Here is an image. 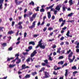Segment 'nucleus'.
I'll return each mask as SVG.
<instances>
[{"label": "nucleus", "instance_id": "1", "mask_svg": "<svg viewBox=\"0 0 79 79\" xmlns=\"http://www.w3.org/2000/svg\"><path fill=\"white\" fill-rule=\"evenodd\" d=\"M42 40H41L40 41L38 42V44L35 47V48H39V47L41 48H42L43 49H45V46L43 45H42Z\"/></svg>", "mask_w": 79, "mask_h": 79}, {"label": "nucleus", "instance_id": "2", "mask_svg": "<svg viewBox=\"0 0 79 79\" xmlns=\"http://www.w3.org/2000/svg\"><path fill=\"white\" fill-rule=\"evenodd\" d=\"M37 50H35L33 53L30 56H31V58L30 60H31V62H33V61H34V60H33V59H32V57L34 56L36 54H37Z\"/></svg>", "mask_w": 79, "mask_h": 79}, {"label": "nucleus", "instance_id": "3", "mask_svg": "<svg viewBox=\"0 0 79 79\" xmlns=\"http://www.w3.org/2000/svg\"><path fill=\"white\" fill-rule=\"evenodd\" d=\"M44 63H41V65L42 66H46L48 67V68H50V66L48 64V60H44Z\"/></svg>", "mask_w": 79, "mask_h": 79}, {"label": "nucleus", "instance_id": "4", "mask_svg": "<svg viewBox=\"0 0 79 79\" xmlns=\"http://www.w3.org/2000/svg\"><path fill=\"white\" fill-rule=\"evenodd\" d=\"M15 2L16 5H19L21 3H22L23 2V1L22 0L18 2V0H15Z\"/></svg>", "mask_w": 79, "mask_h": 79}, {"label": "nucleus", "instance_id": "5", "mask_svg": "<svg viewBox=\"0 0 79 79\" xmlns=\"http://www.w3.org/2000/svg\"><path fill=\"white\" fill-rule=\"evenodd\" d=\"M35 23H36V21H34L32 23V26L29 27V29H33L34 27H35Z\"/></svg>", "mask_w": 79, "mask_h": 79}, {"label": "nucleus", "instance_id": "6", "mask_svg": "<svg viewBox=\"0 0 79 79\" xmlns=\"http://www.w3.org/2000/svg\"><path fill=\"white\" fill-rule=\"evenodd\" d=\"M3 2H4V0H0V10L3 8L2 6Z\"/></svg>", "mask_w": 79, "mask_h": 79}, {"label": "nucleus", "instance_id": "7", "mask_svg": "<svg viewBox=\"0 0 79 79\" xmlns=\"http://www.w3.org/2000/svg\"><path fill=\"white\" fill-rule=\"evenodd\" d=\"M44 74L45 75V78H48V77H49V76H50L49 73L45 72L44 73Z\"/></svg>", "mask_w": 79, "mask_h": 79}, {"label": "nucleus", "instance_id": "8", "mask_svg": "<svg viewBox=\"0 0 79 79\" xmlns=\"http://www.w3.org/2000/svg\"><path fill=\"white\" fill-rule=\"evenodd\" d=\"M55 5L54 4H52V5H51V6H49V7H47L46 8V11H48V9H50V8H52L53 6H54Z\"/></svg>", "mask_w": 79, "mask_h": 79}, {"label": "nucleus", "instance_id": "9", "mask_svg": "<svg viewBox=\"0 0 79 79\" xmlns=\"http://www.w3.org/2000/svg\"><path fill=\"white\" fill-rule=\"evenodd\" d=\"M66 9H68V8L65 7V5H63L62 7V10L63 12H64V11H66Z\"/></svg>", "mask_w": 79, "mask_h": 79}, {"label": "nucleus", "instance_id": "10", "mask_svg": "<svg viewBox=\"0 0 79 79\" xmlns=\"http://www.w3.org/2000/svg\"><path fill=\"white\" fill-rule=\"evenodd\" d=\"M61 5H58L57 6H56L55 9L56 10H58V11H60V8H61Z\"/></svg>", "mask_w": 79, "mask_h": 79}, {"label": "nucleus", "instance_id": "11", "mask_svg": "<svg viewBox=\"0 0 79 79\" xmlns=\"http://www.w3.org/2000/svg\"><path fill=\"white\" fill-rule=\"evenodd\" d=\"M48 17V19H50L51 18V12H48L47 13Z\"/></svg>", "mask_w": 79, "mask_h": 79}, {"label": "nucleus", "instance_id": "12", "mask_svg": "<svg viewBox=\"0 0 79 79\" xmlns=\"http://www.w3.org/2000/svg\"><path fill=\"white\" fill-rule=\"evenodd\" d=\"M69 33H70L69 31H67V33L66 34V35L67 36V37H73V36H72V35H69Z\"/></svg>", "mask_w": 79, "mask_h": 79}, {"label": "nucleus", "instance_id": "13", "mask_svg": "<svg viewBox=\"0 0 79 79\" xmlns=\"http://www.w3.org/2000/svg\"><path fill=\"white\" fill-rule=\"evenodd\" d=\"M69 3L70 6H71V5H73L74 4V3L73 2V0H70L69 2Z\"/></svg>", "mask_w": 79, "mask_h": 79}, {"label": "nucleus", "instance_id": "14", "mask_svg": "<svg viewBox=\"0 0 79 79\" xmlns=\"http://www.w3.org/2000/svg\"><path fill=\"white\" fill-rule=\"evenodd\" d=\"M1 45L2 47H6L7 46V44L6 43H4L1 44Z\"/></svg>", "mask_w": 79, "mask_h": 79}, {"label": "nucleus", "instance_id": "15", "mask_svg": "<svg viewBox=\"0 0 79 79\" xmlns=\"http://www.w3.org/2000/svg\"><path fill=\"white\" fill-rule=\"evenodd\" d=\"M33 15V13H32V12H29V14H27V16H31V15Z\"/></svg>", "mask_w": 79, "mask_h": 79}, {"label": "nucleus", "instance_id": "16", "mask_svg": "<svg viewBox=\"0 0 79 79\" xmlns=\"http://www.w3.org/2000/svg\"><path fill=\"white\" fill-rule=\"evenodd\" d=\"M13 58H14L13 57H11L10 58L7 57L6 62H8V61H10L11 60H13Z\"/></svg>", "mask_w": 79, "mask_h": 79}, {"label": "nucleus", "instance_id": "17", "mask_svg": "<svg viewBox=\"0 0 79 79\" xmlns=\"http://www.w3.org/2000/svg\"><path fill=\"white\" fill-rule=\"evenodd\" d=\"M39 8H40V7L37 6L36 7V8H35L34 10H35L36 11H39Z\"/></svg>", "mask_w": 79, "mask_h": 79}, {"label": "nucleus", "instance_id": "18", "mask_svg": "<svg viewBox=\"0 0 79 79\" xmlns=\"http://www.w3.org/2000/svg\"><path fill=\"white\" fill-rule=\"evenodd\" d=\"M35 45V42L34 41H31L29 42V45Z\"/></svg>", "mask_w": 79, "mask_h": 79}, {"label": "nucleus", "instance_id": "19", "mask_svg": "<svg viewBox=\"0 0 79 79\" xmlns=\"http://www.w3.org/2000/svg\"><path fill=\"white\" fill-rule=\"evenodd\" d=\"M17 61H17L16 62V64H19V63H21V60L20 59H17Z\"/></svg>", "mask_w": 79, "mask_h": 79}, {"label": "nucleus", "instance_id": "20", "mask_svg": "<svg viewBox=\"0 0 79 79\" xmlns=\"http://www.w3.org/2000/svg\"><path fill=\"white\" fill-rule=\"evenodd\" d=\"M73 52H72L71 53H70L68 56L69 58H70V57H71L72 56H73Z\"/></svg>", "mask_w": 79, "mask_h": 79}, {"label": "nucleus", "instance_id": "21", "mask_svg": "<svg viewBox=\"0 0 79 79\" xmlns=\"http://www.w3.org/2000/svg\"><path fill=\"white\" fill-rule=\"evenodd\" d=\"M63 63H64V61H61L60 62H59L58 63V64H61V65H63Z\"/></svg>", "mask_w": 79, "mask_h": 79}, {"label": "nucleus", "instance_id": "22", "mask_svg": "<svg viewBox=\"0 0 79 79\" xmlns=\"http://www.w3.org/2000/svg\"><path fill=\"white\" fill-rule=\"evenodd\" d=\"M29 5H32V6H34L35 5L34 2L32 1L29 3Z\"/></svg>", "mask_w": 79, "mask_h": 79}, {"label": "nucleus", "instance_id": "23", "mask_svg": "<svg viewBox=\"0 0 79 79\" xmlns=\"http://www.w3.org/2000/svg\"><path fill=\"white\" fill-rule=\"evenodd\" d=\"M45 67H43L39 71V72H42L43 71H44V70H45Z\"/></svg>", "mask_w": 79, "mask_h": 79}, {"label": "nucleus", "instance_id": "24", "mask_svg": "<svg viewBox=\"0 0 79 79\" xmlns=\"http://www.w3.org/2000/svg\"><path fill=\"white\" fill-rule=\"evenodd\" d=\"M60 50H61V48H59L57 49V53H59V54H60V53H61V51H60Z\"/></svg>", "mask_w": 79, "mask_h": 79}, {"label": "nucleus", "instance_id": "25", "mask_svg": "<svg viewBox=\"0 0 79 79\" xmlns=\"http://www.w3.org/2000/svg\"><path fill=\"white\" fill-rule=\"evenodd\" d=\"M65 77H67V76H68V69H66L65 70Z\"/></svg>", "mask_w": 79, "mask_h": 79}, {"label": "nucleus", "instance_id": "26", "mask_svg": "<svg viewBox=\"0 0 79 79\" xmlns=\"http://www.w3.org/2000/svg\"><path fill=\"white\" fill-rule=\"evenodd\" d=\"M26 69V65L24 64L22 66V69Z\"/></svg>", "mask_w": 79, "mask_h": 79}, {"label": "nucleus", "instance_id": "27", "mask_svg": "<svg viewBox=\"0 0 79 79\" xmlns=\"http://www.w3.org/2000/svg\"><path fill=\"white\" fill-rule=\"evenodd\" d=\"M19 54H16L15 55V57H17L16 58H18V59H17V60H18L19 59Z\"/></svg>", "mask_w": 79, "mask_h": 79}, {"label": "nucleus", "instance_id": "28", "mask_svg": "<svg viewBox=\"0 0 79 79\" xmlns=\"http://www.w3.org/2000/svg\"><path fill=\"white\" fill-rule=\"evenodd\" d=\"M25 77V78H26V79H27V78H29V77H30V75H28V74Z\"/></svg>", "mask_w": 79, "mask_h": 79}, {"label": "nucleus", "instance_id": "29", "mask_svg": "<svg viewBox=\"0 0 79 79\" xmlns=\"http://www.w3.org/2000/svg\"><path fill=\"white\" fill-rule=\"evenodd\" d=\"M8 34H13V31H9L8 33Z\"/></svg>", "mask_w": 79, "mask_h": 79}, {"label": "nucleus", "instance_id": "30", "mask_svg": "<svg viewBox=\"0 0 79 79\" xmlns=\"http://www.w3.org/2000/svg\"><path fill=\"white\" fill-rule=\"evenodd\" d=\"M69 60L70 63H72V62H73L74 61L73 59H71L70 58H69Z\"/></svg>", "mask_w": 79, "mask_h": 79}, {"label": "nucleus", "instance_id": "31", "mask_svg": "<svg viewBox=\"0 0 79 79\" xmlns=\"http://www.w3.org/2000/svg\"><path fill=\"white\" fill-rule=\"evenodd\" d=\"M40 12H44L45 10L44 8H42L40 10Z\"/></svg>", "mask_w": 79, "mask_h": 79}, {"label": "nucleus", "instance_id": "32", "mask_svg": "<svg viewBox=\"0 0 79 79\" xmlns=\"http://www.w3.org/2000/svg\"><path fill=\"white\" fill-rule=\"evenodd\" d=\"M16 66V65L14 64V65H11V64H10L9 65V67L10 68H13L14 67V66Z\"/></svg>", "mask_w": 79, "mask_h": 79}, {"label": "nucleus", "instance_id": "33", "mask_svg": "<svg viewBox=\"0 0 79 79\" xmlns=\"http://www.w3.org/2000/svg\"><path fill=\"white\" fill-rule=\"evenodd\" d=\"M37 15L36 14H34L32 15V17L33 18H35L36 16Z\"/></svg>", "mask_w": 79, "mask_h": 79}, {"label": "nucleus", "instance_id": "34", "mask_svg": "<svg viewBox=\"0 0 79 79\" xmlns=\"http://www.w3.org/2000/svg\"><path fill=\"white\" fill-rule=\"evenodd\" d=\"M73 15V13H71L69 14L68 15V16H69L70 17L72 16Z\"/></svg>", "mask_w": 79, "mask_h": 79}, {"label": "nucleus", "instance_id": "35", "mask_svg": "<svg viewBox=\"0 0 79 79\" xmlns=\"http://www.w3.org/2000/svg\"><path fill=\"white\" fill-rule=\"evenodd\" d=\"M31 74H32V76H35V74H37V72H32L31 73Z\"/></svg>", "mask_w": 79, "mask_h": 79}, {"label": "nucleus", "instance_id": "36", "mask_svg": "<svg viewBox=\"0 0 79 79\" xmlns=\"http://www.w3.org/2000/svg\"><path fill=\"white\" fill-rule=\"evenodd\" d=\"M28 50H31L32 49V46H29L28 47Z\"/></svg>", "mask_w": 79, "mask_h": 79}, {"label": "nucleus", "instance_id": "37", "mask_svg": "<svg viewBox=\"0 0 79 79\" xmlns=\"http://www.w3.org/2000/svg\"><path fill=\"white\" fill-rule=\"evenodd\" d=\"M4 28V27H0V31H2L3 32V29Z\"/></svg>", "mask_w": 79, "mask_h": 79}, {"label": "nucleus", "instance_id": "38", "mask_svg": "<svg viewBox=\"0 0 79 79\" xmlns=\"http://www.w3.org/2000/svg\"><path fill=\"white\" fill-rule=\"evenodd\" d=\"M30 21L31 22L33 21V20H34V18L32 17H31L30 18Z\"/></svg>", "mask_w": 79, "mask_h": 79}, {"label": "nucleus", "instance_id": "39", "mask_svg": "<svg viewBox=\"0 0 79 79\" xmlns=\"http://www.w3.org/2000/svg\"><path fill=\"white\" fill-rule=\"evenodd\" d=\"M63 18H61L59 19V22H60V23H61V21H63Z\"/></svg>", "mask_w": 79, "mask_h": 79}, {"label": "nucleus", "instance_id": "40", "mask_svg": "<svg viewBox=\"0 0 79 79\" xmlns=\"http://www.w3.org/2000/svg\"><path fill=\"white\" fill-rule=\"evenodd\" d=\"M53 30V28L51 27H50L48 28V30L49 31H52V30Z\"/></svg>", "mask_w": 79, "mask_h": 79}, {"label": "nucleus", "instance_id": "41", "mask_svg": "<svg viewBox=\"0 0 79 79\" xmlns=\"http://www.w3.org/2000/svg\"><path fill=\"white\" fill-rule=\"evenodd\" d=\"M23 54L24 55H28V52H23Z\"/></svg>", "mask_w": 79, "mask_h": 79}, {"label": "nucleus", "instance_id": "42", "mask_svg": "<svg viewBox=\"0 0 79 79\" xmlns=\"http://www.w3.org/2000/svg\"><path fill=\"white\" fill-rule=\"evenodd\" d=\"M53 74H54V75H55L56 76V75L58 74V73H56V71H54L53 72Z\"/></svg>", "mask_w": 79, "mask_h": 79}, {"label": "nucleus", "instance_id": "43", "mask_svg": "<svg viewBox=\"0 0 79 79\" xmlns=\"http://www.w3.org/2000/svg\"><path fill=\"white\" fill-rule=\"evenodd\" d=\"M12 50H13V48L12 47H10L8 48V50L9 51H11Z\"/></svg>", "mask_w": 79, "mask_h": 79}, {"label": "nucleus", "instance_id": "44", "mask_svg": "<svg viewBox=\"0 0 79 79\" xmlns=\"http://www.w3.org/2000/svg\"><path fill=\"white\" fill-rule=\"evenodd\" d=\"M64 58V57L63 56H60L59 57V60H60L61 59H63V58Z\"/></svg>", "mask_w": 79, "mask_h": 79}, {"label": "nucleus", "instance_id": "45", "mask_svg": "<svg viewBox=\"0 0 79 79\" xmlns=\"http://www.w3.org/2000/svg\"><path fill=\"white\" fill-rule=\"evenodd\" d=\"M26 61H27V63H28V62H29V61H30V57L28 58L26 60Z\"/></svg>", "mask_w": 79, "mask_h": 79}, {"label": "nucleus", "instance_id": "46", "mask_svg": "<svg viewBox=\"0 0 79 79\" xmlns=\"http://www.w3.org/2000/svg\"><path fill=\"white\" fill-rule=\"evenodd\" d=\"M39 34H38L37 35H33L34 37H36L37 36H39Z\"/></svg>", "mask_w": 79, "mask_h": 79}, {"label": "nucleus", "instance_id": "47", "mask_svg": "<svg viewBox=\"0 0 79 79\" xmlns=\"http://www.w3.org/2000/svg\"><path fill=\"white\" fill-rule=\"evenodd\" d=\"M19 29H23V27L22 26V25H19Z\"/></svg>", "mask_w": 79, "mask_h": 79}, {"label": "nucleus", "instance_id": "48", "mask_svg": "<svg viewBox=\"0 0 79 79\" xmlns=\"http://www.w3.org/2000/svg\"><path fill=\"white\" fill-rule=\"evenodd\" d=\"M48 56L49 57V60H50V61H52V60H53V59L52 58V57L50 56Z\"/></svg>", "mask_w": 79, "mask_h": 79}, {"label": "nucleus", "instance_id": "49", "mask_svg": "<svg viewBox=\"0 0 79 79\" xmlns=\"http://www.w3.org/2000/svg\"><path fill=\"white\" fill-rule=\"evenodd\" d=\"M18 57L17 58H16L14 60H13L12 61H11V62L12 63H13V62H15V61H16V60H17V59H18Z\"/></svg>", "mask_w": 79, "mask_h": 79}, {"label": "nucleus", "instance_id": "50", "mask_svg": "<svg viewBox=\"0 0 79 79\" xmlns=\"http://www.w3.org/2000/svg\"><path fill=\"white\" fill-rule=\"evenodd\" d=\"M72 69H76V66H74L73 67H72Z\"/></svg>", "mask_w": 79, "mask_h": 79}, {"label": "nucleus", "instance_id": "51", "mask_svg": "<svg viewBox=\"0 0 79 79\" xmlns=\"http://www.w3.org/2000/svg\"><path fill=\"white\" fill-rule=\"evenodd\" d=\"M23 24V22H19L18 23V25H19V26L21 25V24Z\"/></svg>", "mask_w": 79, "mask_h": 79}, {"label": "nucleus", "instance_id": "52", "mask_svg": "<svg viewBox=\"0 0 79 79\" xmlns=\"http://www.w3.org/2000/svg\"><path fill=\"white\" fill-rule=\"evenodd\" d=\"M67 29V27H65L64 28H62V30H63L64 31H65V30Z\"/></svg>", "mask_w": 79, "mask_h": 79}, {"label": "nucleus", "instance_id": "53", "mask_svg": "<svg viewBox=\"0 0 79 79\" xmlns=\"http://www.w3.org/2000/svg\"><path fill=\"white\" fill-rule=\"evenodd\" d=\"M15 22L14 21H12V26H13L15 25Z\"/></svg>", "mask_w": 79, "mask_h": 79}, {"label": "nucleus", "instance_id": "54", "mask_svg": "<svg viewBox=\"0 0 79 79\" xmlns=\"http://www.w3.org/2000/svg\"><path fill=\"white\" fill-rule=\"evenodd\" d=\"M7 37V38H8L9 39V40H8L9 41H10V40H11V37L10 36Z\"/></svg>", "mask_w": 79, "mask_h": 79}, {"label": "nucleus", "instance_id": "55", "mask_svg": "<svg viewBox=\"0 0 79 79\" xmlns=\"http://www.w3.org/2000/svg\"><path fill=\"white\" fill-rule=\"evenodd\" d=\"M50 9H51L50 11H54L55 10V9H54V8H50Z\"/></svg>", "mask_w": 79, "mask_h": 79}, {"label": "nucleus", "instance_id": "56", "mask_svg": "<svg viewBox=\"0 0 79 79\" xmlns=\"http://www.w3.org/2000/svg\"><path fill=\"white\" fill-rule=\"evenodd\" d=\"M56 47V45H54V46H53L52 47V48H55Z\"/></svg>", "mask_w": 79, "mask_h": 79}, {"label": "nucleus", "instance_id": "57", "mask_svg": "<svg viewBox=\"0 0 79 79\" xmlns=\"http://www.w3.org/2000/svg\"><path fill=\"white\" fill-rule=\"evenodd\" d=\"M71 50L70 49H69V51H68L67 52V54H69V53L70 52H71Z\"/></svg>", "mask_w": 79, "mask_h": 79}, {"label": "nucleus", "instance_id": "58", "mask_svg": "<svg viewBox=\"0 0 79 79\" xmlns=\"http://www.w3.org/2000/svg\"><path fill=\"white\" fill-rule=\"evenodd\" d=\"M46 18V16H44L43 17V21H45V19Z\"/></svg>", "mask_w": 79, "mask_h": 79}, {"label": "nucleus", "instance_id": "59", "mask_svg": "<svg viewBox=\"0 0 79 79\" xmlns=\"http://www.w3.org/2000/svg\"><path fill=\"white\" fill-rule=\"evenodd\" d=\"M46 30H47V28L46 27H45L43 29V31L44 32H45V31H46Z\"/></svg>", "mask_w": 79, "mask_h": 79}, {"label": "nucleus", "instance_id": "60", "mask_svg": "<svg viewBox=\"0 0 79 79\" xmlns=\"http://www.w3.org/2000/svg\"><path fill=\"white\" fill-rule=\"evenodd\" d=\"M26 35H27V33L26 32H25L24 33V37H26Z\"/></svg>", "mask_w": 79, "mask_h": 79}, {"label": "nucleus", "instance_id": "61", "mask_svg": "<svg viewBox=\"0 0 79 79\" xmlns=\"http://www.w3.org/2000/svg\"><path fill=\"white\" fill-rule=\"evenodd\" d=\"M56 67L57 66H54V70H57V69H56Z\"/></svg>", "mask_w": 79, "mask_h": 79}, {"label": "nucleus", "instance_id": "62", "mask_svg": "<svg viewBox=\"0 0 79 79\" xmlns=\"http://www.w3.org/2000/svg\"><path fill=\"white\" fill-rule=\"evenodd\" d=\"M64 38L63 37V36H62L60 39V40H63V39H64Z\"/></svg>", "mask_w": 79, "mask_h": 79}, {"label": "nucleus", "instance_id": "63", "mask_svg": "<svg viewBox=\"0 0 79 79\" xmlns=\"http://www.w3.org/2000/svg\"><path fill=\"white\" fill-rule=\"evenodd\" d=\"M64 24V23H62L60 25V27H62V26H63V25Z\"/></svg>", "mask_w": 79, "mask_h": 79}, {"label": "nucleus", "instance_id": "64", "mask_svg": "<svg viewBox=\"0 0 79 79\" xmlns=\"http://www.w3.org/2000/svg\"><path fill=\"white\" fill-rule=\"evenodd\" d=\"M76 52L77 53H79V49H77L76 50Z\"/></svg>", "mask_w": 79, "mask_h": 79}]
</instances>
